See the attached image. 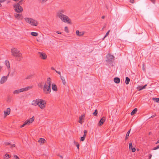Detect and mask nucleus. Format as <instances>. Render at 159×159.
<instances>
[{
    "mask_svg": "<svg viewBox=\"0 0 159 159\" xmlns=\"http://www.w3.org/2000/svg\"><path fill=\"white\" fill-rule=\"evenodd\" d=\"M11 55L15 57L16 59L18 61H20L23 59L22 53L17 48H13L11 49Z\"/></svg>",
    "mask_w": 159,
    "mask_h": 159,
    "instance_id": "nucleus-1",
    "label": "nucleus"
},
{
    "mask_svg": "<svg viewBox=\"0 0 159 159\" xmlns=\"http://www.w3.org/2000/svg\"><path fill=\"white\" fill-rule=\"evenodd\" d=\"M60 19L65 23L71 25V21L70 19L67 16L60 13Z\"/></svg>",
    "mask_w": 159,
    "mask_h": 159,
    "instance_id": "nucleus-2",
    "label": "nucleus"
},
{
    "mask_svg": "<svg viewBox=\"0 0 159 159\" xmlns=\"http://www.w3.org/2000/svg\"><path fill=\"white\" fill-rule=\"evenodd\" d=\"M25 21L32 25L36 26L38 24V23L37 20L31 18H25Z\"/></svg>",
    "mask_w": 159,
    "mask_h": 159,
    "instance_id": "nucleus-3",
    "label": "nucleus"
},
{
    "mask_svg": "<svg viewBox=\"0 0 159 159\" xmlns=\"http://www.w3.org/2000/svg\"><path fill=\"white\" fill-rule=\"evenodd\" d=\"M43 90L45 94H48L51 92V86H48V85L46 84V83H45L43 88Z\"/></svg>",
    "mask_w": 159,
    "mask_h": 159,
    "instance_id": "nucleus-4",
    "label": "nucleus"
},
{
    "mask_svg": "<svg viewBox=\"0 0 159 159\" xmlns=\"http://www.w3.org/2000/svg\"><path fill=\"white\" fill-rule=\"evenodd\" d=\"M14 7L15 8V11L17 13H20L21 12L23 11L22 7L19 4L14 5Z\"/></svg>",
    "mask_w": 159,
    "mask_h": 159,
    "instance_id": "nucleus-5",
    "label": "nucleus"
},
{
    "mask_svg": "<svg viewBox=\"0 0 159 159\" xmlns=\"http://www.w3.org/2000/svg\"><path fill=\"white\" fill-rule=\"evenodd\" d=\"M34 116H33L31 118L25 121L23 124L20 126V127H23L26 125H30L31 123H32L34 121Z\"/></svg>",
    "mask_w": 159,
    "mask_h": 159,
    "instance_id": "nucleus-6",
    "label": "nucleus"
},
{
    "mask_svg": "<svg viewBox=\"0 0 159 159\" xmlns=\"http://www.w3.org/2000/svg\"><path fill=\"white\" fill-rule=\"evenodd\" d=\"M46 104V102L45 101L40 99L38 106L41 109H43L45 107Z\"/></svg>",
    "mask_w": 159,
    "mask_h": 159,
    "instance_id": "nucleus-7",
    "label": "nucleus"
},
{
    "mask_svg": "<svg viewBox=\"0 0 159 159\" xmlns=\"http://www.w3.org/2000/svg\"><path fill=\"white\" fill-rule=\"evenodd\" d=\"M38 54L41 59L45 60L47 58V56L45 53L39 52H38Z\"/></svg>",
    "mask_w": 159,
    "mask_h": 159,
    "instance_id": "nucleus-8",
    "label": "nucleus"
},
{
    "mask_svg": "<svg viewBox=\"0 0 159 159\" xmlns=\"http://www.w3.org/2000/svg\"><path fill=\"white\" fill-rule=\"evenodd\" d=\"M29 88L30 87H28L22 88L20 89L16 90L13 93L14 94H18L20 92L27 90L29 89Z\"/></svg>",
    "mask_w": 159,
    "mask_h": 159,
    "instance_id": "nucleus-9",
    "label": "nucleus"
},
{
    "mask_svg": "<svg viewBox=\"0 0 159 159\" xmlns=\"http://www.w3.org/2000/svg\"><path fill=\"white\" fill-rule=\"evenodd\" d=\"M107 61H112V60H113L114 57L113 55H111L110 54H108L107 56Z\"/></svg>",
    "mask_w": 159,
    "mask_h": 159,
    "instance_id": "nucleus-10",
    "label": "nucleus"
},
{
    "mask_svg": "<svg viewBox=\"0 0 159 159\" xmlns=\"http://www.w3.org/2000/svg\"><path fill=\"white\" fill-rule=\"evenodd\" d=\"M9 73L6 76H3L0 81V83L1 84L4 83L6 82L7 80V78L8 77L9 75Z\"/></svg>",
    "mask_w": 159,
    "mask_h": 159,
    "instance_id": "nucleus-11",
    "label": "nucleus"
},
{
    "mask_svg": "<svg viewBox=\"0 0 159 159\" xmlns=\"http://www.w3.org/2000/svg\"><path fill=\"white\" fill-rule=\"evenodd\" d=\"M14 16L18 20H22L23 18V16L21 14L17 13H15L14 14Z\"/></svg>",
    "mask_w": 159,
    "mask_h": 159,
    "instance_id": "nucleus-12",
    "label": "nucleus"
},
{
    "mask_svg": "<svg viewBox=\"0 0 159 159\" xmlns=\"http://www.w3.org/2000/svg\"><path fill=\"white\" fill-rule=\"evenodd\" d=\"M40 100V99H37L35 100H33L32 102V104L34 106L38 105L39 104V101Z\"/></svg>",
    "mask_w": 159,
    "mask_h": 159,
    "instance_id": "nucleus-13",
    "label": "nucleus"
},
{
    "mask_svg": "<svg viewBox=\"0 0 159 159\" xmlns=\"http://www.w3.org/2000/svg\"><path fill=\"white\" fill-rule=\"evenodd\" d=\"M85 117V116L84 114H83L81 116H80L79 117V123H80L81 124H82L83 122V120H84V119Z\"/></svg>",
    "mask_w": 159,
    "mask_h": 159,
    "instance_id": "nucleus-14",
    "label": "nucleus"
},
{
    "mask_svg": "<svg viewBox=\"0 0 159 159\" xmlns=\"http://www.w3.org/2000/svg\"><path fill=\"white\" fill-rule=\"evenodd\" d=\"M106 120V118L105 117H102L100 120L99 122L98 123V125L99 126H101L102 125L104 122H105Z\"/></svg>",
    "mask_w": 159,
    "mask_h": 159,
    "instance_id": "nucleus-15",
    "label": "nucleus"
},
{
    "mask_svg": "<svg viewBox=\"0 0 159 159\" xmlns=\"http://www.w3.org/2000/svg\"><path fill=\"white\" fill-rule=\"evenodd\" d=\"M84 34V32H80L78 30H77L76 31V34L79 36H82Z\"/></svg>",
    "mask_w": 159,
    "mask_h": 159,
    "instance_id": "nucleus-16",
    "label": "nucleus"
},
{
    "mask_svg": "<svg viewBox=\"0 0 159 159\" xmlns=\"http://www.w3.org/2000/svg\"><path fill=\"white\" fill-rule=\"evenodd\" d=\"M10 111L11 110H4V113L5 117L10 114Z\"/></svg>",
    "mask_w": 159,
    "mask_h": 159,
    "instance_id": "nucleus-17",
    "label": "nucleus"
},
{
    "mask_svg": "<svg viewBox=\"0 0 159 159\" xmlns=\"http://www.w3.org/2000/svg\"><path fill=\"white\" fill-rule=\"evenodd\" d=\"M52 83V80L50 77L48 78L47 79V84L51 86Z\"/></svg>",
    "mask_w": 159,
    "mask_h": 159,
    "instance_id": "nucleus-18",
    "label": "nucleus"
},
{
    "mask_svg": "<svg viewBox=\"0 0 159 159\" xmlns=\"http://www.w3.org/2000/svg\"><path fill=\"white\" fill-rule=\"evenodd\" d=\"M5 63L6 65L7 66L8 69H9V70H10V64L9 61L7 60H6L5 61Z\"/></svg>",
    "mask_w": 159,
    "mask_h": 159,
    "instance_id": "nucleus-19",
    "label": "nucleus"
},
{
    "mask_svg": "<svg viewBox=\"0 0 159 159\" xmlns=\"http://www.w3.org/2000/svg\"><path fill=\"white\" fill-rule=\"evenodd\" d=\"M114 81L116 83H119L120 82V80L119 78L115 77L114 78Z\"/></svg>",
    "mask_w": 159,
    "mask_h": 159,
    "instance_id": "nucleus-20",
    "label": "nucleus"
},
{
    "mask_svg": "<svg viewBox=\"0 0 159 159\" xmlns=\"http://www.w3.org/2000/svg\"><path fill=\"white\" fill-rule=\"evenodd\" d=\"M52 89L55 91H57V86L55 84H53L52 85Z\"/></svg>",
    "mask_w": 159,
    "mask_h": 159,
    "instance_id": "nucleus-21",
    "label": "nucleus"
},
{
    "mask_svg": "<svg viewBox=\"0 0 159 159\" xmlns=\"http://www.w3.org/2000/svg\"><path fill=\"white\" fill-rule=\"evenodd\" d=\"M46 141L43 138H40L39 139L38 142L39 143H44Z\"/></svg>",
    "mask_w": 159,
    "mask_h": 159,
    "instance_id": "nucleus-22",
    "label": "nucleus"
},
{
    "mask_svg": "<svg viewBox=\"0 0 159 159\" xmlns=\"http://www.w3.org/2000/svg\"><path fill=\"white\" fill-rule=\"evenodd\" d=\"M44 84L43 81H41L38 84V86L40 88L42 89L43 88V84Z\"/></svg>",
    "mask_w": 159,
    "mask_h": 159,
    "instance_id": "nucleus-23",
    "label": "nucleus"
},
{
    "mask_svg": "<svg viewBox=\"0 0 159 159\" xmlns=\"http://www.w3.org/2000/svg\"><path fill=\"white\" fill-rule=\"evenodd\" d=\"M131 129H130L128 132L126 134V135L125 136V140H126L128 138L129 135V133H130V131H131Z\"/></svg>",
    "mask_w": 159,
    "mask_h": 159,
    "instance_id": "nucleus-24",
    "label": "nucleus"
},
{
    "mask_svg": "<svg viewBox=\"0 0 159 159\" xmlns=\"http://www.w3.org/2000/svg\"><path fill=\"white\" fill-rule=\"evenodd\" d=\"M130 81V79L129 78H128V77H126L125 78V84H129Z\"/></svg>",
    "mask_w": 159,
    "mask_h": 159,
    "instance_id": "nucleus-25",
    "label": "nucleus"
},
{
    "mask_svg": "<svg viewBox=\"0 0 159 159\" xmlns=\"http://www.w3.org/2000/svg\"><path fill=\"white\" fill-rule=\"evenodd\" d=\"M31 34L34 36H37L38 35V33L35 32H32Z\"/></svg>",
    "mask_w": 159,
    "mask_h": 159,
    "instance_id": "nucleus-26",
    "label": "nucleus"
},
{
    "mask_svg": "<svg viewBox=\"0 0 159 159\" xmlns=\"http://www.w3.org/2000/svg\"><path fill=\"white\" fill-rule=\"evenodd\" d=\"M74 143L76 145V147H77V148L79 149L80 146L79 143H78V142H76L75 141H74Z\"/></svg>",
    "mask_w": 159,
    "mask_h": 159,
    "instance_id": "nucleus-27",
    "label": "nucleus"
},
{
    "mask_svg": "<svg viewBox=\"0 0 159 159\" xmlns=\"http://www.w3.org/2000/svg\"><path fill=\"white\" fill-rule=\"evenodd\" d=\"M86 136V134H84L83 135V137H81L80 140L81 141H84V139L85 137Z\"/></svg>",
    "mask_w": 159,
    "mask_h": 159,
    "instance_id": "nucleus-28",
    "label": "nucleus"
},
{
    "mask_svg": "<svg viewBox=\"0 0 159 159\" xmlns=\"http://www.w3.org/2000/svg\"><path fill=\"white\" fill-rule=\"evenodd\" d=\"M61 79L63 84L65 85L66 84V81H65V78L63 77H61Z\"/></svg>",
    "mask_w": 159,
    "mask_h": 159,
    "instance_id": "nucleus-29",
    "label": "nucleus"
},
{
    "mask_svg": "<svg viewBox=\"0 0 159 159\" xmlns=\"http://www.w3.org/2000/svg\"><path fill=\"white\" fill-rule=\"evenodd\" d=\"M137 110H133L131 113V115H133L134 114H135L136 113Z\"/></svg>",
    "mask_w": 159,
    "mask_h": 159,
    "instance_id": "nucleus-30",
    "label": "nucleus"
},
{
    "mask_svg": "<svg viewBox=\"0 0 159 159\" xmlns=\"http://www.w3.org/2000/svg\"><path fill=\"white\" fill-rule=\"evenodd\" d=\"M153 99L156 102H159V98H153Z\"/></svg>",
    "mask_w": 159,
    "mask_h": 159,
    "instance_id": "nucleus-31",
    "label": "nucleus"
},
{
    "mask_svg": "<svg viewBox=\"0 0 159 159\" xmlns=\"http://www.w3.org/2000/svg\"><path fill=\"white\" fill-rule=\"evenodd\" d=\"M65 31L66 33H68L69 32V30H68L67 27L66 26L65 27Z\"/></svg>",
    "mask_w": 159,
    "mask_h": 159,
    "instance_id": "nucleus-32",
    "label": "nucleus"
},
{
    "mask_svg": "<svg viewBox=\"0 0 159 159\" xmlns=\"http://www.w3.org/2000/svg\"><path fill=\"white\" fill-rule=\"evenodd\" d=\"M97 110H95V111L93 113V114L94 116H97L98 114Z\"/></svg>",
    "mask_w": 159,
    "mask_h": 159,
    "instance_id": "nucleus-33",
    "label": "nucleus"
},
{
    "mask_svg": "<svg viewBox=\"0 0 159 159\" xmlns=\"http://www.w3.org/2000/svg\"><path fill=\"white\" fill-rule=\"evenodd\" d=\"M133 146H132V143H129V149H131L132 148Z\"/></svg>",
    "mask_w": 159,
    "mask_h": 159,
    "instance_id": "nucleus-34",
    "label": "nucleus"
},
{
    "mask_svg": "<svg viewBox=\"0 0 159 159\" xmlns=\"http://www.w3.org/2000/svg\"><path fill=\"white\" fill-rule=\"evenodd\" d=\"M13 157L15 159H20L18 156L16 155H14Z\"/></svg>",
    "mask_w": 159,
    "mask_h": 159,
    "instance_id": "nucleus-35",
    "label": "nucleus"
},
{
    "mask_svg": "<svg viewBox=\"0 0 159 159\" xmlns=\"http://www.w3.org/2000/svg\"><path fill=\"white\" fill-rule=\"evenodd\" d=\"M142 87H141V86H139V87H137V89L139 90V91H140L141 90H142V89H141L142 88Z\"/></svg>",
    "mask_w": 159,
    "mask_h": 159,
    "instance_id": "nucleus-36",
    "label": "nucleus"
},
{
    "mask_svg": "<svg viewBox=\"0 0 159 159\" xmlns=\"http://www.w3.org/2000/svg\"><path fill=\"white\" fill-rule=\"evenodd\" d=\"M131 149L133 152H134L136 151V149L134 148H132Z\"/></svg>",
    "mask_w": 159,
    "mask_h": 159,
    "instance_id": "nucleus-37",
    "label": "nucleus"
},
{
    "mask_svg": "<svg viewBox=\"0 0 159 159\" xmlns=\"http://www.w3.org/2000/svg\"><path fill=\"white\" fill-rule=\"evenodd\" d=\"M5 156L6 157H8V158H9L10 157L9 156V155L8 154H6L5 155Z\"/></svg>",
    "mask_w": 159,
    "mask_h": 159,
    "instance_id": "nucleus-38",
    "label": "nucleus"
},
{
    "mask_svg": "<svg viewBox=\"0 0 159 159\" xmlns=\"http://www.w3.org/2000/svg\"><path fill=\"white\" fill-rule=\"evenodd\" d=\"M24 0H21L17 4H19V5H21L22 4V2Z\"/></svg>",
    "mask_w": 159,
    "mask_h": 159,
    "instance_id": "nucleus-39",
    "label": "nucleus"
},
{
    "mask_svg": "<svg viewBox=\"0 0 159 159\" xmlns=\"http://www.w3.org/2000/svg\"><path fill=\"white\" fill-rule=\"evenodd\" d=\"M159 148V145H158L157 147H155L153 148V150H156Z\"/></svg>",
    "mask_w": 159,
    "mask_h": 159,
    "instance_id": "nucleus-40",
    "label": "nucleus"
},
{
    "mask_svg": "<svg viewBox=\"0 0 159 159\" xmlns=\"http://www.w3.org/2000/svg\"><path fill=\"white\" fill-rule=\"evenodd\" d=\"M5 145L6 146H7V145H10V143L9 142H5Z\"/></svg>",
    "mask_w": 159,
    "mask_h": 159,
    "instance_id": "nucleus-41",
    "label": "nucleus"
},
{
    "mask_svg": "<svg viewBox=\"0 0 159 159\" xmlns=\"http://www.w3.org/2000/svg\"><path fill=\"white\" fill-rule=\"evenodd\" d=\"M109 32H110V30H109L108 31H107V33H106V34L105 36L104 37V38H105V37H106L108 35Z\"/></svg>",
    "mask_w": 159,
    "mask_h": 159,
    "instance_id": "nucleus-42",
    "label": "nucleus"
},
{
    "mask_svg": "<svg viewBox=\"0 0 159 159\" xmlns=\"http://www.w3.org/2000/svg\"><path fill=\"white\" fill-rule=\"evenodd\" d=\"M16 146V145L15 144H13L11 145V146L10 147L11 148H12V147H15Z\"/></svg>",
    "mask_w": 159,
    "mask_h": 159,
    "instance_id": "nucleus-43",
    "label": "nucleus"
},
{
    "mask_svg": "<svg viewBox=\"0 0 159 159\" xmlns=\"http://www.w3.org/2000/svg\"><path fill=\"white\" fill-rule=\"evenodd\" d=\"M147 84L145 85L143 87H142L141 89H145L146 88V87L147 86Z\"/></svg>",
    "mask_w": 159,
    "mask_h": 159,
    "instance_id": "nucleus-44",
    "label": "nucleus"
},
{
    "mask_svg": "<svg viewBox=\"0 0 159 159\" xmlns=\"http://www.w3.org/2000/svg\"><path fill=\"white\" fill-rule=\"evenodd\" d=\"M65 11L64 10H60V13L62 14V13H64Z\"/></svg>",
    "mask_w": 159,
    "mask_h": 159,
    "instance_id": "nucleus-45",
    "label": "nucleus"
},
{
    "mask_svg": "<svg viewBox=\"0 0 159 159\" xmlns=\"http://www.w3.org/2000/svg\"><path fill=\"white\" fill-rule=\"evenodd\" d=\"M6 0H0V3H2V2H4Z\"/></svg>",
    "mask_w": 159,
    "mask_h": 159,
    "instance_id": "nucleus-46",
    "label": "nucleus"
},
{
    "mask_svg": "<svg viewBox=\"0 0 159 159\" xmlns=\"http://www.w3.org/2000/svg\"><path fill=\"white\" fill-rule=\"evenodd\" d=\"M130 2L131 3H134V0H130Z\"/></svg>",
    "mask_w": 159,
    "mask_h": 159,
    "instance_id": "nucleus-47",
    "label": "nucleus"
},
{
    "mask_svg": "<svg viewBox=\"0 0 159 159\" xmlns=\"http://www.w3.org/2000/svg\"><path fill=\"white\" fill-rule=\"evenodd\" d=\"M152 155L151 154H150L149 157V159H150L152 157Z\"/></svg>",
    "mask_w": 159,
    "mask_h": 159,
    "instance_id": "nucleus-48",
    "label": "nucleus"
},
{
    "mask_svg": "<svg viewBox=\"0 0 159 159\" xmlns=\"http://www.w3.org/2000/svg\"><path fill=\"white\" fill-rule=\"evenodd\" d=\"M31 77V76H29L28 77H27L26 78V79H30Z\"/></svg>",
    "mask_w": 159,
    "mask_h": 159,
    "instance_id": "nucleus-49",
    "label": "nucleus"
},
{
    "mask_svg": "<svg viewBox=\"0 0 159 159\" xmlns=\"http://www.w3.org/2000/svg\"><path fill=\"white\" fill-rule=\"evenodd\" d=\"M152 2L154 3L155 0H150Z\"/></svg>",
    "mask_w": 159,
    "mask_h": 159,
    "instance_id": "nucleus-50",
    "label": "nucleus"
},
{
    "mask_svg": "<svg viewBox=\"0 0 159 159\" xmlns=\"http://www.w3.org/2000/svg\"><path fill=\"white\" fill-rule=\"evenodd\" d=\"M84 134H86L87 133V131L86 130H84Z\"/></svg>",
    "mask_w": 159,
    "mask_h": 159,
    "instance_id": "nucleus-51",
    "label": "nucleus"
},
{
    "mask_svg": "<svg viewBox=\"0 0 159 159\" xmlns=\"http://www.w3.org/2000/svg\"><path fill=\"white\" fill-rule=\"evenodd\" d=\"M57 16L58 17H60V14L58 13L57 15Z\"/></svg>",
    "mask_w": 159,
    "mask_h": 159,
    "instance_id": "nucleus-52",
    "label": "nucleus"
},
{
    "mask_svg": "<svg viewBox=\"0 0 159 159\" xmlns=\"http://www.w3.org/2000/svg\"><path fill=\"white\" fill-rule=\"evenodd\" d=\"M105 16H102V19H104L105 18Z\"/></svg>",
    "mask_w": 159,
    "mask_h": 159,
    "instance_id": "nucleus-53",
    "label": "nucleus"
},
{
    "mask_svg": "<svg viewBox=\"0 0 159 159\" xmlns=\"http://www.w3.org/2000/svg\"><path fill=\"white\" fill-rule=\"evenodd\" d=\"M51 69L52 70H55V69H54V68L53 67H52L51 68Z\"/></svg>",
    "mask_w": 159,
    "mask_h": 159,
    "instance_id": "nucleus-54",
    "label": "nucleus"
},
{
    "mask_svg": "<svg viewBox=\"0 0 159 159\" xmlns=\"http://www.w3.org/2000/svg\"><path fill=\"white\" fill-rule=\"evenodd\" d=\"M159 143V139L157 140V142L156 143L157 144Z\"/></svg>",
    "mask_w": 159,
    "mask_h": 159,
    "instance_id": "nucleus-55",
    "label": "nucleus"
},
{
    "mask_svg": "<svg viewBox=\"0 0 159 159\" xmlns=\"http://www.w3.org/2000/svg\"><path fill=\"white\" fill-rule=\"evenodd\" d=\"M55 71L57 73H58L59 74H60V71H57L56 70H55Z\"/></svg>",
    "mask_w": 159,
    "mask_h": 159,
    "instance_id": "nucleus-56",
    "label": "nucleus"
},
{
    "mask_svg": "<svg viewBox=\"0 0 159 159\" xmlns=\"http://www.w3.org/2000/svg\"><path fill=\"white\" fill-rule=\"evenodd\" d=\"M55 71L57 73H58L59 74H60V71H57L56 70H55Z\"/></svg>",
    "mask_w": 159,
    "mask_h": 159,
    "instance_id": "nucleus-57",
    "label": "nucleus"
},
{
    "mask_svg": "<svg viewBox=\"0 0 159 159\" xmlns=\"http://www.w3.org/2000/svg\"><path fill=\"white\" fill-rule=\"evenodd\" d=\"M156 116V115H153V116H152L150 117V118H152V117H154V116Z\"/></svg>",
    "mask_w": 159,
    "mask_h": 159,
    "instance_id": "nucleus-58",
    "label": "nucleus"
},
{
    "mask_svg": "<svg viewBox=\"0 0 159 159\" xmlns=\"http://www.w3.org/2000/svg\"><path fill=\"white\" fill-rule=\"evenodd\" d=\"M57 33L58 34H60V31H57Z\"/></svg>",
    "mask_w": 159,
    "mask_h": 159,
    "instance_id": "nucleus-59",
    "label": "nucleus"
},
{
    "mask_svg": "<svg viewBox=\"0 0 159 159\" xmlns=\"http://www.w3.org/2000/svg\"><path fill=\"white\" fill-rule=\"evenodd\" d=\"M2 67L0 66V72L1 71V69H2Z\"/></svg>",
    "mask_w": 159,
    "mask_h": 159,
    "instance_id": "nucleus-60",
    "label": "nucleus"
},
{
    "mask_svg": "<svg viewBox=\"0 0 159 159\" xmlns=\"http://www.w3.org/2000/svg\"><path fill=\"white\" fill-rule=\"evenodd\" d=\"M7 109H8V110H9V109H10V108H7Z\"/></svg>",
    "mask_w": 159,
    "mask_h": 159,
    "instance_id": "nucleus-61",
    "label": "nucleus"
},
{
    "mask_svg": "<svg viewBox=\"0 0 159 159\" xmlns=\"http://www.w3.org/2000/svg\"><path fill=\"white\" fill-rule=\"evenodd\" d=\"M60 157H61L62 158H63V157H62V156H60Z\"/></svg>",
    "mask_w": 159,
    "mask_h": 159,
    "instance_id": "nucleus-62",
    "label": "nucleus"
},
{
    "mask_svg": "<svg viewBox=\"0 0 159 159\" xmlns=\"http://www.w3.org/2000/svg\"><path fill=\"white\" fill-rule=\"evenodd\" d=\"M47 0H42V1H47Z\"/></svg>",
    "mask_w": 159,
    "mask_h": 159,
    "instance_id": "nucleus-63",
    "label": "nucleus"
},
{
    "mask_svg": "<svg viewBox=\"0 0 159 159\" xmlns=\"http://www.w3.org/2000/svg\"><path fill=\"white\" fill-rule=\"evenodd\" d=\"M2 6V4L0 3V7H1Z\"/></svg>",
    "mask_w": 159,
    "mask_h": 159,
    "instance_id": "nucleus-64",
    "label": "nucleus"
}]
</instances>
